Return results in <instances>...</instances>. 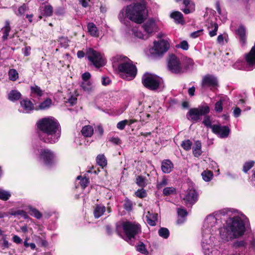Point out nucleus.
<instances>
[{
  "label": "nucleus",
  "mask_w": 255,
  "mask_h": 255,
  "mask_svg": "<svg viewBox=\"0 0 255 255\" xmlns=\"http://www.w3.org/2000/svg\"><path fill=\"white\" fill-rule=\"evenodd\" d=\"M37 128L42 132L39 134L41 140L45 143H54L60 136V126L56 119L52 117L44 118L36 124Z\"/></svg>",
  "instance_id": "nucleus-1"
},
{
  "label": "nucleus",
  "mask_w": 255,
  "mask_h": 255,
  "mask_svg": "<svg viewBox=\"0 0 255 255\" xmlns=\"http://www.w3.org/2000/svg\"><path fill=\"white\" fill-rule=\"evenodd\" d=\"M245 232V225L243 220L239 216L229 218L226 227L220 230L221 238L227 241L242 236Z\"/></svg>",
  "instance_id": "nucleus-2"
},
{
  "label": "nucleus",
  "mask_w": 255,
  "mask_h": 255,
  "mask_svg": "<svg viewBox=\"0 0 255 255\" xmlns=\"http://www.w3.org/2000/svg\"><path fill=\"white\" fill-rule=\"evenodd\" d=\"M113 67L118 68L120 75L124 79H133L137 73V69L132 62L127 56L117 55L113 58Z\"/></svg>",
  "instance_id": "nucleus-3"
},
{
  "label": "nucleus",
  "mask_w": 255,
  "mask_h": 255,
  "mask_svg": "<svg viewBox=\"0 0 255 255\" xmlns=\"http://www.w3.org/2000/svg\"><path fill=\"white\" fill-rule=\"evenodd\" d=\"M116 230L118 235L123 238V234H124L126 236L125 240L128 242L141 232L139 224L129 221L119 223L116 225Z\"/></svg>",
  "instance_id": "nucleus-4"
},
{
  "label": "nucleus",
  "mask_w": 255,
  "mask_h": 255,
  "mask_svg": "<svg viewBox=\"0 0 255 255\" xmlns=\"http://www.w3.org/2000/svg\"><path fill=\"white\" fill-rule=\"evenodd\" d=\"M126 14L132 21L138 24L141 23L146 16L145 6L139 3L129 5L126 7Z\"/></svg>",
  "instance_id": "nucleus-5"
},
{
  "label": "nucleus",
  "mask_w": 255,
  "mask_h": 255,
  "mask_svg": "<svg viewBox=\"0 0 255 255\" xmlns=\"http://www.w3.org/2000/svg\"><path fill=\"white\" fill-rule=\"evenodd\" d=\"M163 80L156 75L145 73L142 77V83L144 86L149 90H157L162 84Z\"/></svg>",
  "instance_id": "nucleus-6"
},
{
  "label": "nucleus",
  "mask_w": 255,
  "mask_h": 255,
  "mask_svg": "<svg viewBox=\"0 0 255 255\" xmlns=\"http://www.w3.org/2000/svg\"><path fill=\"white\" fill-rule=\"evenodd\" d=\"M209 112V107L206 104H204L197 108L191 109L187 114V117L193 123H196L200 120L201 116H205Z\"/></svg>",
  "instance_id": "nucleus-7"
},
{
  "label": "nucleus",
  "mask_w": 255,
  "mask_h": 255,
  "mask_svg": "<svg viewBox=\"0 0 255 255\" xmlns=\"http://www.w3.org/2000/svg\"><path fill=\"white\" fill-rule=\"evenodd\" d=\"M168 67L173 73L180 74L186 71L188 66L182 63L179 59L175 55L169 56L168 60Z\"/></svg>",
  "instance_id": "nucleus-8"
},
{
  "label": "nucleus",
  "mask_w": 255,
  "mask_h": 255,
  "mask_svg": "<svg viewBox=\"0 0 255 255\" xmlns=\"http://www.w3.org/2000/svg\"><path fill=\"white\" fill-rule=\"evenodd\" d=\"M88 60L97 68L106 64V61L103 55L93 48H89L86 52Z\"/></svg>",
  "instance_id": "nucleus-9"
},
{
  "label": "nucleus",
  "mask_w": 255,
  "mask_h": 255,
  "mask_svg": "<svg viewBox=\"0 0 255 255\" xmlns=\"http://www.w3.org/2000/svg\"><path fill=\"white\" fill-rule=\"evenodd\" d=\"M169 46V42L167 39L154 41L153 46L150 49V52L154 56H161L168 50Z\"/></svg>",
  "instance_id": "nucleus-10"
},
{
  "label": "nucleus",
  "mask_w": 255,
  "mask_h": 255,
  "mask_svg": "<svg viewBox=\"0 0 255 255\" xmlns=\"http://www.w3.org/2000/svg\"><path fill=\"white\" fill-rule=\"evenodd\" d=\"M201 86L202 92H204L208 89L214 90L218 87V82L215 76L207 75L203 77Z\"/></svg>",
  "instance_id": "nucleus-11"
},
{
  "label": "nucleus",
  "mask_w": 255,
  "mask_h": 255,
  "mask_svg": "<svg viewBox=\"0 0 255 255\" xmlns=\"http://www.w3.org/2000/svg\"><path fill=\"white\" fill-rule=\"evenodd\" d=\"M39 158L45 164L52 163L54 159L55 155L53 151L48 148H42L39 150Z\"/></svg>",
  "instance_id": "nucleus-12"
},
{
  "label": "nucleus",
  "mask_w": 255,
  "mask_h": 255,
  "mask_svg": "<svg viewBox=\"0 0 255 255\" xmlns=\"http://www.w3.org/2000/svg\"><path fill=\"white\" fill-rule=\"evenodd\" d=\"M212 132L221 138H226L229 135L230 130L227 126L221 124L213 125Z\"/></svg>",
  "instance_id": "nucleus-13"
},
{
  "label": "nucleus",
  "mask_w": 255,
  "mask_h": 255,
  "mask_svg": "<svg viewBox=\"0 0 255 255\" xmlns=\"http://www.w3.org/2000/svg\"><path fill=\"white\" fill-rule=\"evenodd\" d=\"M182 199L186 204L193 205L198 200V193L193 188L188 189L186 192Z\"/></svg>",
  "instance_id": "nucleus-14"
},
{
  "label": "nucleus",
  "mask_w": 255,
  "mask_h": 255,
  "mask_svg": "<svg viewBox=\"0 0 255 255\" xmlns=\"http://www.w3.org/2000/svg\"><path fill=\"white\" fill-rule=\"evenodd\" d=\"M247 65L249 67H255V43L251 51L245 55Z\"/></svg>",
  "instance_id": "nucleus-15"
},
{
  "label": "nucleus",
  "mask_w": 255,
  "mask_h": 255,
  "mask_svg": "<svg viewBox=\"0 0 255 255\" xmlns=\"http://www.w3.org/2000/svg\"><path fill=\"white\" fill-rule=\"evenodd\" d=\"M142 27L147 34L153 32L157 29V26L155 21L152 19H149L144 23Z\"/></svg>",
  "instance_id": "nucleus-16"
},
{
  "label": "nucleus",
  "mask_w": 255,
  "mask_h": 255,
  "mask_svg": "<svg viewBox=\"0 0 255 255\" xmlns=\"http://www.w3.org/2000/svg\"><path fill=\"white\" fill-rule=\"evenodd\" d=\"M236 34L239 39L242 46H245L246 43V31L243 26H240L236 31Z\"/></svg>",
  "instance_id": "nucleus-17"
},
{
  "label": "nucleus",
  "mask_w": 255,
  "mask_h": 255,
  "mask_svg": "<svg viewBox=\"0 0 255 255\" xmlns=\"http://www.w3.org/2000/svg\"><path fill=\"white\" fill-rule=\"evenodd\" d=\"M20 106L25 113H29L34 109V105L32 102L28 99H23L20 101Z\"/></svg>",
  "instance_id": "nucleus-18"
},
{
  "label": "nucleus",
  "mask_w": 255,
  "mask_h": 255,
  "mask_svg": "<svg viewBox=\"0 0 255 255\" xmlns=\"http://www.w3.org/2000/svg\"><path fill=\"white\" fill-rule=\"evenodd\" d=\"M106 208L101 204H96L94 207L93 214L95 218L98 219L106 212Z\"/></svg>",
  "instance_id": "nucleus-19"
},
{
  "label": "nucleus",
  "mask_w": 255,
  "mask_h": 255,
  "mask_svg": "<svg viewBox=\"0 0 255 255\" xmlns=\"http://www.w3.org/2000/svg\"><path fill=\"white\" fill-rule=\"evenodd\" d=\"M173 164L169 159L164 160L161 163V170L164 173L171 172L173 169Z\"/></svg>",
  "instance_id": "nucleus-20"
},
{
  "label": "nucleus",
  "mask_w": 255,
  "mask_h": 255,
  "mask_svg": "<svg viewBox=\"0 0 255 255\" xmlns=\"http://www.w3.org/2000/svg\"><path fill=\"white\" fill-rule=\"evenodd\" d=\"M157 217L158 214L157 213H150V212L148 211L146 215L147 223L151 226H155L157 221Z\"/></svg>",
  "instance_id": "nucleus-21"
},
{
  "label": "nucleus",
  "mask_w": 255,
  "mask_h": 255,
  "mask_svg": "<svg viewBox=\"0 0 255 255\" xmlns=\"http://www.w3.org/2000/svg\"><path fill=\"white\" fill-rule=\"evenodd\" d=\"M41 14L45 16H50L52 15L53 9L51 5L46 4L39 7Z\"/></svg>",
  "instance_id": "nucleus-22"
},
{
  "label": "nucleus",
  "mask_w": 255,
  "mask_h": 255,
  "mask_svg": "<svg viewBox=\"0 0 255 255\" xmlns=\"http://www.w3.org/2000/svg\"><path fill=\"white\" fill-rule=\"evenodd\" d=\"M44 91L37 86L34 85L30 87V95L33 97L40 98L43 96Z\"/></svg>",
  "instance_id": "nucleus-23"
},
{
  "label": "nucleus",
  "mask_w": 255,
  "mask_h": 255,
  "mask_svg": "<svg viewBox=\"0 0 255 255\" xmlns=\"http://www.w3.org/2000/svg\"><path fill=\"white\" fill-rule=\"evenodd\" d=\"M81 132L84 137H90L94 133V128L90 125L85 126L82 128Z\"/></svg>",
  "instance_id": "nucleus-24"
},
{
  "label": "nucleus",
  "mask_w": 255,
  "mask_h": 255,
  "mask_svg": "<svg viewBox=\"0 0 255 255\" xmlns=\"http://www.w3.org/2000/svg\"><path fill=\"white\" fill-rule=\"evenodd\" d=\"M170 17L174 19L176 22L183 24L185 21L183 18V15L181 12L176 11L172 12Z\"/></svg>",
  "instance_id": "nucleus-25"
},
{
  "label": "nucleus",
  "mask_w": 255,
  "mask_h": 255,
  "mask_svg": "<svg viewBox=\"0 0 255 255\" xmlns=\"http://www.w3.org/2000/svg\"><path fill=\"white\" fill-rule=\"evenodd\" d=\"M89 33L91 35L94 37L99 36V30L96 25L93 22H90L87 25Z\"/></svg>",
  "instance_id": "nucleus-26"
},
{
  "label": "nucleus",
  "mask_w": 255,
  "mask_h": 255,
  "mask_svg": "<svg viewBox=\"0 0 255 255\" xmlns=\"http://www.w3.org/2000/svg\"><path fill=\"white\" fill-rule=\"evenodd\" d=\"M201 147V142L199 140L196 141L193 147V154L195 157H198L201 155L202 153Z\"/></svg>",
  "instance_id": "nucleus-27"
},
{
  "label": "nucleus",
  "mask_w": 255,
  "mask_h": 255,
  "mask_svg": "<svg viewBox=\"0 0 255 255\" xmlns=\"http://www.w3.org/2000/svg\"><path fill=\"white\" fill-rule=\"evenodd\" d=\"M21 96L20 92L16 90H11L8 94V99L12 102L18 100Z\"/></svg>",
  "instance_id": "nucleus-28"
},
{
  "label": "nucleus",
  "mask_w": 255,
  "mask_h": 255,
  "mask_svg": "<svg viewBox=\"0 0 255 255\" xmlns=\"http://www.w3.org/2000/svg\"><path fill=\"white\" fill-rule=\"evenodd\" d=\"M10 29L11 27L10 26L9 22L8 21L6 20L5 21V26L2 28L3 32V36L2 38L3 41L7 39Z\"/></svg>",
  "instance_id": "nucleus-29"
},
{
  "label": "nucleus",
  "mask_w": 255,
  "mask_h": 255,
  "mask_svg": "<svg viewBox=\"0 0 255 255\" xmlns=\"http://www.w3.org/2000/svg\"><path fill=\"white\" fill-rule=\"evenodd\" d=\"M147 180L146 177L139 175L136 178V184L141 187H145L147 184Z\"/></svg>",
  "instance_id": "nucleus-30"
},
{
  "label": "nucleus",
  "mask_w": 255,
  "mask_h": 255,
  "mask_svg": "<svg viewBox=\"0 0 255 255\" xmlns=\"http://www.w3.org/2000/svg\"><path fill=\"white\" fill-rule=\"evenodd\" d=\"M97 164L100 166L104 167L107 164V161L105 156L103 154H99L96 158Z\"/></svg>",
  "instance_id": "nucleus-31"
},
{
  "label": "nucleus",
  "mask_w": 255,
  "mask_h": 255,
  "mask_svg": "<svg viewBox=\"0 0 255 255\" xmlns=\"http://www.w3.org/2000/svg\"><path fill=\"white\" fill-rule=\"evenodd\" d=\"M178 215L182 218L181 219H178L177 221V224H182L185 220L184 217L187 216V212L186 210L182 208H179L177 210Z\"/></svg>",
  "instance_id": "nucleus-32"
},
{
  "label": "nucleus",
  "mask_w": 255,
  "mask_h": 255,
  "mask_svg": "<svg viewBox=\"0 0 255 255\" xmlns=\"http://www.w3.org/2000/svg\"><path fill=\"white\" fill-rule=\"evenodd\" d=\"M81 87L82 89L87 93L90 92L92 90V86L90 81H83L81 83Z\"/></svg>",
  "instance_id": "nucleus-33"
},
{
  "label": "nucleus",
  "mask_w": 255,
  "mask_h": 255,
  "mask_svg": "<svg viewBox=\"0 0 255 255\" xmlns=\"http://www.w3.org/2000/svg\"><path fill=\"white\" fill-rule=\"evenodd\" d=\"M52 104V101L50 99H47L42 102L39 106V109L40 110H45L50 107Z\"/></svg>",
  "instance_id": "nucleus-34"
},
{
  "label": "nucleus",
  "mask_w": 255,
  "mask_h": 255,
  "mask_svg": "<svg viewBox=\"0 0 255 255\" xmlns=\"http://www.w3.org/2000/svg\"><path fill=\"white\" fill-rule=\"evenodd\" d=\"M176 193V189L173 187H166L163 189V194L165 196L175 194Z\"/></svg>",
  "instance_id": "nucleus-35"
},
{
  "label": "nucleus",
  "mask_w": 255,
  "mask_h": 255,
  "mask_svg": "<svg viewBox=\"0 0 255 255\" xmlns=\"http://www.w3.org/2000/svg\"><path fill=\"white\" fill-rule=\"evenodd\" d=\"M210 26H208V29L213 28V29L209 30V35L211 37H213L217 34V31L218 29V25L216 23H211Z\"/></svg>",
  "instance_id": "nucleus-36"
},
{
  "label": "nucleus",
  "mask_w": 255,
  "mask_h": 255,
  "mask_svg": "<svg viewBox=\"0 0 255 255\" xmlns=\"http://www.w3.org/2000/svg\"><path fill=\"white\" fill-rule=\"evenodd\" d=\"M202 176L203 180L206 182L211 180L213 177V173L211 171H204L202 173Z\"/></svg>",
  "instance_id": "nucleus-37"
},
{
  "label": "nucleus",
  "mask_w": 255,
  "mask_h": 255,
  "mask_svg": "<svg viewBox=\"0 0 255 255\" xmlns=\"http://www.w3.org/2000/svg\"><path fill=\"white\" fill-rule=\"evenodd\" d=\"M255 161L251 160L245 163L243 167V171L245 173H247L254 165Z\"/></svg>",
  "instance_id": "nucleus-38"
},
{
  "label": "nucleus",
  "mask_w": 255,
  "mask_h": 255,
  "mask_svg": "<svg viewBox=\"0 0 255 255\" xmlns=\"http://www.w3.org/2000/svg\"><path fill=\"white\" fill-rule=\"evenodd\" d=\"M192 142L189 139L183 141L181 144V147L185 150L188 151L191 149Z\"/></svg>",
  "instance_id": "nucleus-39"
},
{
  "label": "nucleus",
  "mask_w": 255,
  "mask_h": 255,
  "mask_svg": "<svg viewBox=\"0 0 255 255\" xmlns=\"http://www.w3.org/2000/svg\"><path fill=\"white\" fill-rule=\"evenodd\" d=\"M9 79L13 81H14L18 78V74L16 70L12 69L9 70L8 72Z\"/></svg>",
  "instance_id": "nucleus-40"
},
{
  "label": "nucleus",
  "mask_w": 255,
  "mask_h": 255,
  "mask_svg": "<svg viewBox=\"0 0 255 255\" xmlns=\"http://www.w3.org/2000/svg\"><path fill=\"white\" fill-rule=\"evenodd\" d=\"M28 9V5L23 3L20 6H19L18 8V12L16 13V15L18 16L23 15L25 12Z\"/></svg>",
  "instance_id": "nucleus-41"
},
{
  "label": "nucleus",
  "mask_w": 255,
  "mask_h": 255,
  "mask_svg": "<svg viewBox=\"0 0 255 255\" xmlns=\"http://www.w3.org/2000/svg\"><path fill=\"white\" fill-rule=\"evenodd\" d=\"M224 100L221 99L219 101L217 102L215 105V110L217 113H220L223 111V103Z\"/></svg>",
  "instance_id": "nucleus-42"
},
{
  "label": "nucleus",
  "mask_w": 255,
  "mask_h": 255,
  "mask_svg": "<svg viewBox=\"0 0 255 255\" xmlns=\"http://www.w3.org/2000/svg\"><path fill=\"white\" fill-rule=\"evenodd\" d=\"M10 195L9 192L0 189V199L6 201L10 197Z\"/></svg>",
  "instance_id": "nucleus-43"
},
{
  "label": "nucleus",
  "mask_w": 255,
  "mask_h": 255,
  "mask_svg": "<svg viewBox=\"0 0 255 255\" xmlns=\"http://www.w3.org/2000/svg\"><path fill=\"white\" fill-rule=\"evenodd\" d=\"M133 34L135 37L140 39H146L148 37L147 34H144L140 31L136 29L133 30Z\"/></svg>",
  "instance_id": "nucleus-44"
},
{
  "label": "nucleus",
  "mask_w": 255,
  "mask_h": 255,
  "mask_svg": "<svg viewBox=\"0 0 255 255\" xmlns=\"http://www.w3.org/2000/svg\"><path fill=\"white\" fill-rule=\"evenodd\" d=\"M77 178L78 180H81L80 185L84 189L88 186L89 183L88 178H87L86 177H82L81 176H78Z\"/></svg>",
  "instance_id": "nucleus-45"
},
{
  "label": "nucleus",
  "mask_w": 255,
  "mask_h": 255,
  "mask_svg": "<svg viewBox=\"0 0 255 255\" xmlns=\"http://www.w3.org/2000/svg\"><path fill=\"white\" fill-rule=\"evenodd\" d=\"M158 234L160 237L166 239L169 236V232L167 229L162 228L160 229H159L158 231Z\"/></svg>",
  "instance_id": "nucleus-46"
},
{
  "label": "nucleus",
  "mask_w": 255,
  "mask_h": 255,
  "mask_svg": "<svg viewBox=\"0 0 255 255\" xmlns=\"http://www.w3.org/2000/svg\"><path fill=\"white\" fill-rule=\"evenodd\" d=\"M203 124L207 128H210L212 129L213 125H212V122L210 117L209 116H205L204 117Z\"/></svg>",
  "instance_id": "nucleus-47"
},
{
  "label": "nucleus",
  "mask_w": 255,
  "mask_h": 255,
  "mask_svg": "<svg viewBox=\"0 0 255 255\" xmlns=\"http://www.w3.org/2000/svg\"><path fill=\"white\" fill-rule=\"evenodd\" d=\"M135 195H136V197L138 198H143L147 196V193L146 192V191L143 188H142L141 189L137 190L135 192Z\"/></svg>",
  "instance_id": "nucleus-48"
},
{
  "label": "nucleus",
  "mask_w": 255,
  "mask_h": 255,
  "mask_svg": "<svg viewBox=\"0 0 255 255\" xmlns=\"http://www.w3.org/2000/svg\"><path fill=\"white\" fill-rule=\"evenodd\" d=\"M205 255H220V252L218 250L215 249H211V250L205 249Z\"/></svg>",
  "instance_id": "nucleus-49"
},
{
  "label": "nucleus",
  "mask_w": 255,
  "mask_h": 255,
  "mask_svg": "<svg viewBox=\"0 0 255 255\" xmlns=\"http://www.w3.org/2000/svg\"><path fill=\"white\" fill-rule=\"evenodd\" d=\"M31 215L36 218L39 219L42 217V214L37 210L34 208H31L30 210Z\"/></svg>",
  "instance_id": "nucleus-50"
},
{
  "label": "nucleus",
  "mask_w": 255,
  "mask_h": 255,
  "mask_svg": "<svg viewBox=\"0 0 255 255\" xmlns=\"http://www.w3.org/2000/svg\"><path fill=\"white\" fill-rule=\"evenodd\" d=\"M137 250L142 254H146L147 251L145 245L143 243H141L136 247Z\"/></svg>",
  "instance_id": "nucleus-51"
},
{
  "label": "nucleus",
  "mask_w": 255,
  "mask_h": 255,
  "mask_svg": "<svg viewBox=\"0 0 255 255\" xmlns=\"http://www.w3.org/2000/svg\"><path fill=\"white\" fill-rule=\"evenodd\" d=\"M128 123V121L127 120H125L119 122L117 125V127L118 129L120 130H123L125 128V126Z\"/></svg>",
  "instance_id": "nucleus-52"
},
{
  "label": "nucleus",
  "mask_w": 255,
  "mask_h": 255,
  "mask_svg": "<svg viewBox=\"0 0 255 255\" xmlns=\"http://www.w3.org/2000/svg\"><path fill=\"white\" fill-rule=\"evenodd\" d=\"M167 185V180L166 178H162L161 181H160L157 184L156 187L157 189H160Z\"/></svg>",
  "instance_id": "nucleus-53"
},
{
  "label": "nucleus",
  "mask_w": 255,
  "mask_h": 255,
  "mask_svg": "<svg viewBox=\"0 0 255 255\" xmlns=\"http://www.w3.org/2000/svg\"><path fill=\"white\" fill-rule=\"evenodd\" d=\"M124 207L126 210L130 211L132 209V203L129 200H126Z\"/></svg>",
  "instance_id": "nucleus-54"
},
{
  "label": "nucleus",
  "mask_w": 255,
  "mask_h": 255,
  "mask_svg": "<svg viewBox=\"0 0 255 255\" xmlns=\"http://www.w3.org/2000/svg\"><path fill=\"white\" fill-rule=\"evenodd\" d=\"M60 44L64 47H67L68 46L69 40L66 37H62L59 40Z\"/></svg>",
  "instance_id": "nucleus-55"
},
{
  "label": "nucleus",
  "mask_w": 255,
  "mask_h": 255,
  "mask_svg": "<svg viewBox=\"0 0 255 255\" xmlns=\"http://www.w3.org/2000/svg\"><path fill=\"white\" fill-rule=\"evenodd\" d=\"M182 10L184 13L188 14L193 12L195 10V6H193V5H191L189 7H185L184 8L182 9Z\"/></svg>",
  "instance_id": "nucleus-56"
},
{
  "label": "nucleus",
  "mask_w": 255,
  "mask_h": 255,
  "mask_svg": "<svg viewBox=\"0 0 255 255\" xmlns=\"http://www.w3.org/2000/svg\"><path fill=\"white\" fill-rule=\"evenodd\" d=\"M244 64V62L242 60L237 61L234 65L233 67L235 69H242L243 66Z\"/></svg>",
  "instance_id": "nucleus-57"
},
{
  "label": "nucleus",
  "mask_w": 255,
  "mask_h": 255,
  "mask_svg": "<svg viewBox=\"0 0 255 255\" xmlns=\"http://www.w3.org/2000/svg\"><path fill=\"white\" fill-rule=\"evenodd\" d=\"M203 33V29H200L196 31H194L191 33L190 36L192 38H196L202 35Z\"/></svg>",
  "instance_id": "nucleus-58"
},
{
  "label": "nucleus",
  "mask_w": 255,
  "mask_h": 255,
  "mask_svg": "<svg viewBox=\"0 0 255 255\" xmlns=\"http://www.w3.org/2000/svg\"><path fill=\"white\" fill-rule=\"evenodd\" d=\"M178 47H180L183 50H187L189 48V45L188 42L186 41H182L178 46Z\"/></svg>",
  "instance_id": "nucleus-59"
},
{
  "label": "nucleus",
  "mask_w": 255,
  "mask_h": 255,
  "mask_svg": "<svg viewBox=\"0 0 255 255\" xmlns=\"http://www.w3.org/2000/svg\"><path fill=\"white\" fill-rule=\"evenodd\" d=\"M1 248L3 250L9 248V242L5 237L2 238V243L1 245Z\"/></svg>",
  "instance_id": "nucleus-60"
},
{
  "label": "nucleus",
  "mask_w": 255,
  "mask_h": 255,
  "mask_svg": "<svg viewBox=\"0 0 255 255\" xmlns=\"http://www.w3.org/2000/svg\"><path fill=\"white\" fill-rule=\"evenodd\" d=\"M83 81H89V80L91 78V74L89 72H85L82 75Z\"/></svg>",
  "instance_id": "nucleus-61"
},
{
  "label": "nucleus",
  "mask_w": 255,
  "mask_h": 255,
  "mask_svg": "<svg viewBox=\"0 0 255 255\" xmlns=\"http://www.w3.org/2000/svg\"><path fill=\"white\" fill-rule=\"evenodd\" d=\"M183 4L184 5L185 7H189L191 5L195 6L194 3L190 0H184L183 1Z\"/></svg>",
  "instance_id": "nucleus-62"
},
{
  "label": "nucleus",
  "mask_w": 255,
  "mask_h": 255,
  "mask_svg": "<svg viewBox=\"0 0 255 255\" xmlns=\"http://www.w3.org/2000/svg\"><path fill=\"white\" fill-rule=\"evenodd\" d=\"M109 140L116 144H119L121 143V140L118 137H113Z\"/></svg>",
  "instance_id": "nucleus-63"
},
{
  "label": "nucleus",
  "mask_w": 255,
  "mask_h": 255,
  "mask_svg": "<svg viewBox=\"0 0 255 255\" xmlns=\"http://www.w3.org/2000/svg\"><path fill=\"white\" fill-rule=\"evenodd\" d=\"M12 240L16 244H20L22 242V240L17 235L13 236Z\"/></svg>",
  "instance_id": "nucleus-64"
}]
</instances>
